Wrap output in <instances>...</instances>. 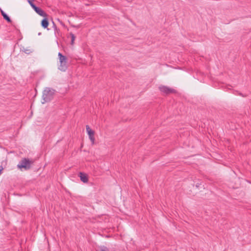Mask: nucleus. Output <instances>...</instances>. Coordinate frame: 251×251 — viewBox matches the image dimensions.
Listing matches in <instances>:
<instances>
[{
	"label": "nucleus",
	"instance_id": "f257e3e1",
	"mask_svg": "<svg viewBox=\"0 0 251 251\" xmlns=\"http://www.w3.org/2000/svg\"><path fill=\"white\" fill-rule=\"evenodd\" d=\"M55 90L50 87H46L43 91L42 103H45L50 101L53 99L55 93Z\"/></svg>",
	"mask_w": 251,
	"mask_h": 251
},
{
	"label": "nucleus",
	"instance_id": "f03ea898",
	"mask_svg": "<svg viewBox=\"0 0 251 251\" xmlns=\"http://www.w3.org/2000/svg\"><path fill=\"white\" fill-rule=\"evenodd\" d=\"M33 161L30 160L28 158H24L17 165V167L21 170L23 169L25 170H28L30 169L31 165Z\"/></svg>",
	"mask_w": 251,
	"mask_h": 251
},
{
	"label": "nucleus",
	"instance_id": "7ed1b4c3",
	"mask_svg": "<svg viewBox=\"0 0 251 251\" xmlns=\"http://www.w3.org/2000/svg\"><path fill=\"white\" fill-rule=\"evenodd\" d=\"M59 57L60 66L58 67L59 70L61 71H65L67 68V58L66 56L63 55L61 52H59L58 54Z\"/></svg>",
	"mask_w": 251,
	"mask_h": 251
},
{
	"label": "nucleus",
	"instance_id": "20e7f679",
	"mask_svg": "<svg viewBox=\"0 0 251 251\" xmlns=\"http://www.w3.org/2000/svg\"><path fill=\"white\" fill-rule=\"evenodd\" d=\"M159 89L161 92L164 93L166 95H169L170 94L172 93H176V92L175 89L169 88L168 86L164 85L159 86Z\"/></svg>",
	"mask_w": 251,
	"mask_h": 251
},
{
	"label": "nucleus",
	"instance_id": "39448f33",
	"mask_svg": "<svg viewBox=\"0 0 251 251\" xmlns=\"http://www.w3.org/2000/svg\"><path fill=\"white\" fill-rule=\"evenodd\" d=\"M86 128L90 140L92 142V144H94L95 141L94 131L90 128L88 125L86 126Z\"/></svg>",
	"mask_w": 251,
	"mask_h": 251
},
{
	"label": "nucleus",
	"instance_id": "423d86ee",
	"mask_svg": "<svg viewBox=\"0 0 251 251\" xmlns=\"http://www.w3.org/2000/svg\"><path fill=\"white\" fill-rule=\"evenodd\" d=\"M34 10L40 16H42L43 17H47L48 14L45 12L44 10L40 8L39 7L37 6H35L33 8Z\"/></svg>",
	"mask_w": 251,
	"mask_h": 251
},
{
	"label": "nucleus",
	"instance_id": "0eeeda50",
	"mask_svg": "<svg viewBox=\"0 0 251 251\" xmlns=\"http://www.w3.org/2000/svg\"><path fill=\"white\" fill-rule=\"evenodd\" d=\"M79 176L80 177V180L84 183H86L88 181V178L87 175L82 172H80L79 173Z\"/></svg>",
	"mask_w": 251,
	"mask_h": 251
},
{
	"label": "nucleus",
	"instance_id": "6e6552de",
	"mask_svg": "<svg viewBox=\"0 0 251 251\" xmlns=\"http://www.w3.org/2000/svg\"><path fill=\"white\" fill-rule=\"evenodd\" d=\"M41 25L44 28L48 27L49 25V21L47 17H45V18L42 20Z\"/></svg>",
	"mask_w": 251,
	"mask_h": 251
},
{
	"label": "nucleus",
	"instance_id": "1a4fd4ad",
	"mask_svg": "<svg viewBox=\"0 0 251 251\" xmlns=\"http://www.w3.org/2000/svg\"><path fill=\"white\" fill-rule=\"evenodd\" d=\"M23 51L27 54H29L33 51L30 48L24 49Z\"/></svg>",
	"mask_w": 251,
	"mask_h": 251
},
{
	"label": "nucleus",
	"instance_id": "9d476101",
	"mask_svg": "<svg viewBox=\"0 0 251 251\" xmlns=\"http://www.w3.org/2000/svg\"><path fill=\"white\" fill-rule=\"evenodd\" d=\"M3 19L6 20L8 23H11L12 21L10 17L6 14H4V15L3 16Z\"/></svg>",
	"mask_w": 251,
	"mask_h": 251
},
{
	"label": "nucleus",
	"instance_id": "9b49d317",
	"mask_svg": "<svg viewBox=\"0 0 251 251\" xmlns=\"http://www.w3.org/2000/svg\"><path fill=\"white\" fill-rule=\"evenodd\" d=\"M70 36H71V45H73L74 44V41L75 39V35L73 33H70Z\"/></svg>",
	"mask_w": 251,
	"mask_h": 251
},
{
	"label": "nucleus",
	"instance_id": "f8f14e48",
	"mask_svg": "<svg viewBox=\"0 0 251 251\" xmlns=\"http://www.w3.org/2000/svg\"><path fill=\"white\" fill-rule=\"evenodd\" d=\"M28 2L33 9L36 6L35 4L32 2V0H28Z\"/></svg>",
	"mask_w": 251,
	"mask_h": 251
},
{
	"label": "nucleus",
	"instance_id": "ddd939ff",
	"mask_svg": "<svg viewBox=\"0 0 251 251\" xmlns=\"http://www.w3.org/2000/svg\"><path fill=\"white\" fill-rule=\"evenodd\" d=\"M52 23H53V27L54 28V31H55V30H57V26L53 22H52Z\"/></svg>",
	"mask_w": 251,
	"mask_h": 251
},
{
	"label": "nucleus",
	"instance_id": "4468645a",
	"mask_svg": "<svg viewBox=\"0 0 251 251\" xmlns=\"http://www.w3.org/2000/svg\"><path fill=\"white\" fill-rule=\"evenodd\" d=\"M0 12H1V14L2 15V16H3L4 15V14H5L6 13L2 10H0Z\"/></svg>",
	"mask_w": 251,
	"mask_h": 251
},
{
	"label": "nucleus",
	"instance_id": "2eb2a0df",
	"mask_svg": "<svg viewBox=\"0 0 251 251\" xmlns=\"http://www.w3.org/2000/svg\"><path fill=\"white\" fill-rule=\"evenodd\" d=\"M200 185H201V183H198L196 184V187L199 188Z\"/></svg>",
	"mask_w": 251,
	"mask_h": 251
},
{
	"label": "nucleus",
	"instance_id": "dca6fc26",
	"mask_svg": "<svg viewBox=\"0 0 251 251\" xmlns=\"http://www.w3.org/2000/svg\"><path fill=\"white\" fill-rule=\"evenodd\" d=\"M58 30H59L57 29V30H55V31H54L55 33H56V32H58Z\"/></svg>",
	"mask_w": 251,
	"mask_h": 251
}]
</instances>
